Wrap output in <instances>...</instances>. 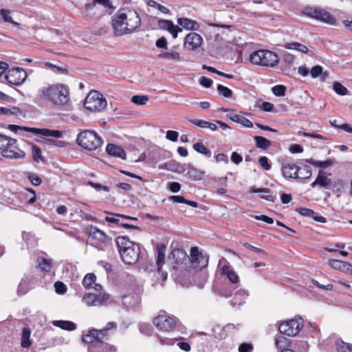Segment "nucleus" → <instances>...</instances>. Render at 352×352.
I'll list each match as a JSON object with an SVG mask.
<instances>
[{
    "label": "nucleus",
    "mask_w": 352,
    "mask_h": 352,
    "mask_svg": "<svg viewBox=\"0 0 352 352\" xmlns=\"http://www.w3.org/2000/svg\"><path fill=\"white\" fill-rule=\"evenodd\" d=\"M300 170V166L294 163L285 162L281 165L282 175L285 178L298 179Z\"/></svg>",
    "instance_id": "obj_15"
},
{
    "label": "nucleus",
    "mask_w": 352,
    "mask_h": 352,
    "mask_svg": "<svg viewBox=\"0 0 352 352\" xmlns=\"http://www.w3.org/2000/svg\"><path fill=\"white\" fill-rule=\"evenodd\" d=\"M286 87L282 85H275L272 88V93L276 96H284L286 92Z\"/></svg>",
    "instance_id": "obj_50"
},
{
    "label": "nucleus",
    "mask_w": 352,
    "mask_h": 352,
    "mask_svg": "<svg viewBox=\"0 0 352 352\" xmlns=\"http://www.w3.org/2000/svg\"><path fill=\"white\" fill-rule=\"evenodd\" d=\"M53 324L64 330L74 331L76 329V324L69 320H55L53 322Z\"/></svg>",
    "instance_id": "obj_29"
},
{
    "label": "nucleus",
    "mask_w": 352,
    "mask_h": 352,
    "mask_svg": "<svg viewBox=\"0 0 352 352\" xmlns=\"http://www.w3.org/2000/svg\"><path fill=\"white\" fill-rule=\"evenodd\" d=\"M296 211L301 215L309 217L314 219L316 221L325 223L326 219L322 216H318L313 210L307 208H298Z\"/></svg>",
    "instance_id": "obj_25"
},
{
    "label": "nucleus",
    "mask_w": 352,
    "mask_h": 352,
    "mask_svg": "<svg viewBox=\"0 0 352 352\" xmlns=\"http://www.w3.org/2000/svg\"><path fill=\"white\" fill-rule=\"evenodd\" d=\"M82 340L84 342L89 344V352H116V351L114 346L105 342L107 338H104V331H98L96 329L90 330L87 334L82 336Z\"/></svg>",
    "instance_id": "obj_4"
},
{
    "label": "nucleus",
    "mask_w": 352,
    "mask_h": 352,
    "mask_svg": "<svg viewBox=\"0 0 352 352\" xmlns=\"http://www.w3.org/2000/svg\"><path fill=\"white\" fill-rule=\"evenodd\" d=\"M38 99L54 106H63L69 100V90L63 84H46L38 89Z\"/></svg>",
    "instance_id": "obj_2"
},
{
    "label": "nucleus",
    "mask_w": 352,
    "mask_h": 352,
    "mask_svg": "<svg viewBox=\"0 0 352 352\" xmlns=\"http://www.w3.org/2000/svg\"><path fill=\"white\" fill-rule=\"evenodd\" d=\"M309 72L312 78H316L322 74V67L320 65H316Z\"/></svg>",
    "instance_id": "obj_57"
},
{
    "label": "nucleus",
    "mask_w": 352,
    "mask_h": 352,
    "mask_svg": "<svg viewBox=\"0 0 352 352\" xmlns=\"http://www.w3.org/2000/svg\"><path fill=\"white\" fill-rule=\"evenodd\" d=\"M253 349L251 344L243 343L239 347V352H252Z\"/></svg>",
    "instance_id": "obj_64"
},
{
    "label": "nucleus",
    "mask_w": 352,
    "mask_h": 352,
    "mask_svg": "<svg viewBox=\"0 0 352 352\" xmlns=\"http://www.w3.org/2000/svg\"><path fill=\"white\" fill-rule=\"evenodd\" d=\"M305 162L309 164L314 165L315 166L320 167L322 168H326L330 166H332L334 163L333 160L331 159L325 160V161H318L315 160L311 158L307 159Z\"/></svg>",
    "instance_id": "obj_30"
},
{
    "label": "nucleus",
    "mask_w": 352,
    "mask_h": 352,
    "mask_svg": "<svg viewBox=\"0 0 352 352\" xmlns=\"http://www.w3.org/2000/svg\"><path fill=\"white\" fill-rule=\"evenodd\" d=\"M141 23V19L138 12L129 8L119 9L111 19L113 34L116 36L132 34Z\"/></svg>",
    "instance_id": "obj_1"
},
{
    "label": "nucleus",
    "mask_w": 352,
    "mask_h": 352,
    "mask_svg": "<svg viewBox=\"0 0 352 352\" xmlns=\"http://www.w3.org/2000/svg\"><path fill=\"white\" fill-rule=\"evenodd\" d=\"M26 78V72L20 67H13L8 69L5 76L6 81L10 85H21L25 80Z\"/></svg>",
    "instance_id": "obj_10"
},
{
    "label": "nucleus",
    "mask_w": 352,
    "mask_h": 352,
    "mask_svg": "<svg viewBox=\"0 0 352 352\" xmlns=\"http://www.w3.org/2000/svg\"><path fill=\"white\" fill-rule=\"evenodd\" d=\"M122 261L127 265H133L138 261L140 248L138 243L126 236H119L115 240Z\"/></svg>",
    "instance_id": "obj_3"
},
{
    "label": "nucleus",
    "mask_w": 352,
    "mask_h": 352,
    "mask_svg": "<svg viewBox=\"0 0 352 352\" xmlns=\"http://www.w3.org/2000/svg\"><path fill=\"white\" fill-rule=\"evenodd\" d=\"M29 283L27 280H21L17 289V294L19 296L25 295L29 290Z\"/></svg>",
    "instance_id": "obj_48"
},
{
    "label": "nucleus",
    "mask_w": 352,
    "mask_h": 352,
    "mask_svg": "<svg viewBox=\"0 0 352 352\" xmlns=\"http://www.w3.org/2000/svg\"><path fill=\"white\" fill-rule=\"evenodd\" d=\"M158 56L160 58L173 60L175 61L180 60V54L177 52H162L158 55Z\"/></svg>",
    "instance_id": "obj_39"
},
{
    "label": "nucleus",
    "mask_w": 352,
    "mask_h": 352,
    "mask_svg": "<svg viewBox=\"0 0 352 352\" xmlns=\"http://www.w3.org/2000/svg\"><path fill=\"white\" fill-rule=\"evenodd\" d=\"M226 116L228 119L232 120L233 122L239 123L245 127L252 128L253 126L252 122L250 120H248V118H246L245 117H244L243 116L230 113V114H227Z\"/></svg>",
    "instance_id": "obj_26"
},
{
    "label": "nucleus",
    "mask_w": 352,
    "mask_h": 352,
    "mask_svg": "<svg viewBox=\"0 0 352 352\" xmlns=\"http://www.w3.org/2000/svg\"><path fill=\"white\" fill-rule=\"evenodd\" d=\"M0 14L2 16L3 19L6 22L10 23L15 25H19V23H16L12 20V16H10V11L6 9H1L0 10Z\"/></svg>",
    "instance_id": "obj_47"
},
{
    "label": "nucleus",
    "mask_w": 352,
    "mask_h": 352,
    "mask_svg": "<svg viewBox=\"0 0 352 352\" xmlns=\"http://www.w3.org/2000/svg\"><path fill=\"white\" fill-rule=\"evenodd\" d=\"M76 142L85 149L96 151L101 146L102 141L96 132L85 130L78 135Z\"/></svg>",
    "instance_id": "obj_6"
},
{
    "label": "nucleus",
    "mask_w": 352,
    "mask_h": 352,
    "mask_svg": "<svg viewBox=\"0 0 352 352\" xmlns=\"http://www.w3.org/2000/svg\"><path fill=\"white\" fill-rule=\"evenodd\" d=\"M187 174L192 180H200L203 178L204 172L192 166H189Z\"/></svg>",
    "instance_id": "obj_31"
},
{
    "label": "nucleus",
    "mask_w": 352,
    "mask_h": 352,
    "mask_svg": "<svg viewBox=\"0 0 352 352\" xmlns=\"http://www.w3.org/2000/svg\"><path fill=\"white\" fill-rule=\"evenodd\" d=\"M329 265L336 270L348 272L349 269H351V264L344 261L337 259H330L329 261Z\"/></svg>",
    "instance_id": "obj_28"
},
{
    "label": "nucleus",
    "mask_w": 352,
    "mask_h": 352,
    "mask_svg": "<svg viewBox=\"0 0 352 352\" xmlns=\"http://www.w3.org/2000/svg\"><path fill=\"white\" fill-rule=\"evenodd\" d=\"M96 277L94 274H87L82 281L84 287L87 289L93 288L96 291H100L102 289V286L99 284L96 283Z\"/></svg>",
    "instance_id": "obj_22"
},
{
    "label": "nucleus",
    "mask_w": 352,
    "mask_h": 352,
    "mask_svg": "<svg viewBox=\"0 0 352 352\" xmlns=\"http://www.w3.org/2000/svg\"><path fill=\"white\" fill-rule=\"evenodd\" d=\"M217 91L225 98H230L232 96V91L222 85H217Z\"/></svg>",
    "instance_id": "obj_52"
},
{
    "label": "nucleus",
    "mask_w": 352,
    "mask_h": 352,
    "mask_svg": "<svg viewBox=\"0 0 352 352\" xmlns=\"http://www.w3.org/2000/svg\"><path fill=\"white\" fill-rule=\"evenodd\" d=\"M38 265L37 267L39 268L43 272H48L52 269V260L47 259L44 258H38L37 259Z\"/></svg>",
    "instance_id": "obj_32"
},
{
    "label": "nucleus",
    "mask_w": 352,
    "mask_h": 352,
    "mask_svg": "<svg viewBox=\"0 0 352 352\" xmlns=\"http://www.w3.org/2000/svg\"><path fill=\"white\" fill-rule=\"evenodd\" d=\"M311 167L307 164L303 165L300 167V170L298 172V178L299 179H309L311 176Z\"/></svg>",
    "instance_id": "obj_41"
},
{
    "label": "nucleus",
    "mask_w": 352,
    "mask_h": 352,
    "mask_svg": "<svg viewBox=\"0 0 352 352\" xmlns=\"http://www.w3.org/2000/svg\"><path fill=\"white\" fill-rule=\"evenodd\" d=\"M254 140L256 146L259 148L266 150L272 145L270 140L262 136H255Z\"/></svg>",
    "instance_id": "obj_36"
},
{
    "label": "nucleus",
    "mask_w": 352,
    "mask_h": 352,
    "mask_svg": "<svg viewBox=\"0 0 352 352\" xmlns=\"http://www.w3.org/2000/svg\"><path fill=\"white\" fill-rule=\"evenodd\" d=\"M9 142H14V139L7 135L0 134V149H1V151L4 148H6Z\"/></svg>",
    "instance_id": "obj_53"
},
{
    "label": "nucleus",
    "mask_w": 352,
    "mask_h": 352,
    "mask_svg": "<svg viewBox=\"0 0 352 352\" xmlns=\"http://www.w3.org/2000/svg\"><path fill=\"white\" fill-rule=\"evenodd\" d=\"M32 154L33 157V160L36 162H39V161L43 162L45 161V157L42 155L41 149L36 145L33 144L32 146Z\"/></svg>",
    "instance_id": "obj_38"
},
{
    "label": "nucleus",
    "mask_w": 352,
    "mask_h": 352,
    "mask_svg": "<svg viewBox=\"0 0 352 352\" xmlns=\"http://www.w3.org/2000/svg\"><path fill=\"white\" fill-rule=\"evenodd\" d=\"M284 47L288 50H295L305 54H307L309 52L307 46L297 42L285 43Z\"/></svg>",
    "instance_id": "obj_33"
},
{
    "label": "nucleus",
    "mask_w": 352,
    "mask_h": 352,
    "mask_svg": "<svg viewBox=\"0 0 352 352\" xmlns=\"http://www.w3.org/2000/svg\"><path fill=\"white\" fill-rule=\"evenodd\" d=\"M16 140L14 139V142H9L8 145L1 151L3 157L9 159H23L25 157V153L21 151L16 145Z\"/></svg>",
    "instance_id": "obj_12"
},
{
    "label": "nucleus",
    "mask_w": 352,
    "mask_h": 352,
    "mask_svg": "<svg viewBox=\"0 0 352 352\" xmlns=\"http://www.w3.org/2000/svg\"><path fill=\"white\" fill-rule=\"evenodd\" d=\"M329 175H331V173L327 174L323 170H320L317 177L315 181L311 183V186L314 188L316 186H319L320 188L329 189L332 184L331 179L328 177Z\"/></svg>",
    "instance_id": "obj_16"
},
{
    "label": "nucleus",
    "mask_w": 352,
    "mask_h": 352,
    "mask_svg": "<svg viewBox=\"0 0 352 352\" xmlns=\"http://www.w3.org/2000/svg\"><path fill=\"white\" fill-rule=\"evenodd\" d=\"M170 256L175 260V263L176 265H179L183 264L187 260H190L189 256L187 254L181 249H175L172 251L170 256H169L168 258H170Z\"/></svg>",
    "instance_id": "obj_23"
},
{
    "label": "nucleus",
    "mask_w": 352,
    "mask_h": 352,
    "mask_svg": "<svg viewBox=\"0 0 352 352\" xmlns=\"http://www.w3.org/2000/svg\"><path fill=\"white\" fill-rule=\"evenodd\" d=\"M336 348L338 352H350L352 351V344L339 340L336 342Z\"/></svg>",
    "instance_id": "obj_45"
},
{
    "label": "nucleus",
    "mask_w": 352,
    "mask_h": 352,
    "mask_svg": "<svg viewBox=\"0 0 352 352\" xmlns=\"http://www.w3.org/2000/svg\"><path fill=\"white\" fill-rule=\"evenodd\" d=\"M203 42L202 37L196 32H190L184 39V46L186 50L195 51Z\"/></svg>",
    "instance_id": "obj_13"
},
{
    "label": "nucleus",
    "mask_w": 352,
    "mask_h": 352,
    "mask_svg": "<svg viewBox=\"0 0 352 352\" xmlns=\"http://www.w3.org/2000/svg\"><path fill=\"white\" fill-rule=\"evenodd\" d=\"M148 5L149 6L156 8L158 10L164 14H167L169 12V10L166 7L162 6L161 4L158 3L157 2L153 0H150L148 2Z\"/></svg>",
    "instance_id": "obj_54"
},
{
    "label": "nucleus",
    "mask_w": 352,
    "mask_h": 352,
    "mask_svg": "<svg viewBox=\"0 0 352 352\" xmlns=\"http://www.w3.org/2000/svg\"><path fill=\"white\" fill-rule=\"evenodd\" d=\"M189 122L200 128H202V129L208 128L209 122H208V121H206L204 120H199V119H190V120H189Z\"/></svg>",
    "instance_id": "obj_55"
},
{
    "label": "nucleus",
    "mask_w": 352,
    "mask_h": 352,
    "mask_svg": "<svg viewBox=\"0 0 352 352\" xmlns=\"http://www.w3.org/2000/svg\"><path fill=\"white\" fill-rule=\"evenodd\" d=\"M30 133L43 137H54L56 138H60L62 136V132L58 130H51L48 129H38L34 128L28 129Z\"/></svg>",
    "instance_id": "obj_18"
},
{
    "label": "nucleus",
    "mask_w": 352,
    "mask_h": 352,
    "mask_svg": "<svg viewBox=\"0 0 352 352\" xmlns=\"http://www.w3.org/2000/svg\"><path fill=\"white\" fill-rule=\"evenodd\" d=\"M30 330L28 328H23L21 336V346L23 348H28L32 342L30 341Z\"/></svg>",
    "instance_id": "obj_35"
},
{
    "label": "nucleus",
    "mask_w": 352,
    "mask_h": 352,
    "mask_svg": "<svg viewBox=\"0 0 352 352\" xmlns=\"http://www.w3.org/2000/svg\"><path fill=\"white\" fill-rule=\"evenodd\" d=\"M179 137V133L176 131L168 130L166 131V138L172 142H176Z\"/></svg>",
    "instance_id": "obj_60"
},
{
    "label": "nucleus",
    "mask_w": 352,
    "mask_h": 352,
    "mask_svg": "<svg viewBox=\"0 0 352 352\" xmlns=\"http://www.w3.org/2000/svg\"><path fill=\"white\" fill-rule=\"evenodd\" d=\"M122 302L126 307H133L138 304V298L134 295H126L123 297Z\"/></svg>",
    "instance_id": "obj_40"
},
{
    "label": "nucleus",
    "mask_w": 352,
    "mask_h": 352,
    "mask_svg": "<svg viewBox=\"0 0 352 352\" xmlns=\"http://www.w3.org/2000/svg\"><path fill=\"white\" fill-rule=\"evenodd\" d=\"M155 45L158 48L167 50L168 44L166 38L164 36H162L157 39L155 42Z\"/></svg>",
    "instance_id": "obj_62"
},
{
    "label": "nucleus",
    "mask_w": 352,
    "mask_h": 352,
    "mask_svg": "<svg viewBox=\"0 0 352 352\" xmlns=\"http://www.w3.org/2000/svg\"><path fill=\"white\" fill-rule=\"evenodd\" d=\"M193 148L198 153L206 156L210 157L211 151L208 149L202 143L197 142L193 145Z\"/></svg>",
    "instance_id": "obj_43"
},
{
    "label": "nucleus",
    "mask_w": 352,
    "mask_h": 352,
    "mask_svg": "<svg viewBox=\"0 0 352 352\" xmlns=\"http://www.w3.org/2000/svg\"><path fill=\"white\" fill-rule=\"evenodd\" d=\"M209 256L208 254H204L202 256H199V258L196 261V263L192 265L193 267L201 270L206 267L208 264Z\"/></svg>",
    "instance_id": "obj_37"
},
{
    "label": "nucleus",
    "mask_w": 352,
    "mask_h": 352,
    "mask_svg": "<svg viewBox=\"0 0 352 352\" xmlns=\"http://www.w3.org/2000/svg\"><path fill=\"white\" fill-rule=\"evenodd\" d=\"M54 287L56 293L60 294H63L65 293L67 291V287L65 286V285L60 281H57L55 283Z\"/></svg>",
    "instance_id": "obj_59"
},
{
    "label": "nucleus",
    "mask_w": 352,
    "mask_h": 352,
    "mask_svg": "<svg viewBox=\"0 0 352 352\" xmlns=\"http://www.w3.org/2000/svg\"><path fill=\"white\" fill-rule=\"evenodd\" d=\"M106 151L109 155L120 157L122 160L126 158L124 150L120 146L109 144L107 146Z\"/></svg>",
    "instance_id": "obj_21"
},
{
    "label": "nucleus",
    "mask_w": 352,
    "mask_h": 352,
    "mask_svg": "<svg viewBox=\"0 0 352 352\" xmlns=\"http://www.w3.org/2000/svg\"><path fill=\"white\" fill-rule=\"evenodd\" d=\"M21 113L22 111L19 108L16 107H12L11 108L0 107V114L18 116Z\"/></svg>",
    "instance_id": "obj_42"
},
{
    "label": "nucleus",
    "mask_w": 352,
    "mask_h": 352,
    "mask_svg": "<svg viewBox=\"0 0 352 352\" xmlns=\"http://www.w3.org/2000/svg\"><path fill=\"white\" fill-rule=\"evenodd\" d=\"M109 299V295L106 294L87 293L83 296L82 301L87 306H100Z\"/></svg>",
    "instance_id": "obj_14"
},
{
    "label": "nucleus",
    "mask_w": 352,
    "mask_h": 352,
    "mask_svg": "<svg viewBox=\"0 0 352 352\" xmlns=\"http://www.w3.org/2000/svg\"><path fill=\"white\" fill-rule=\"evenodd\" d=\"M199 84L201 86H203V87H204L206 88L210 87L212 86V82H213V81L211 79L208 78H206L205 76L201 77L199 78Z\"/></svg>",
    "instance_id": "obj_63"
},
{
    "label": "nucleus",
    "mask_w": 352,
    "mask_h": 352,
    "mask_svg": "<svg viewBox=\"0 0 352 352\" xmlns=\"http://www.w3.org/2000/svg\"><path fill=\"white\" fill-rule=\"evenodd\" d=\"M183 340H184L183 338H179L177 339V341L178 342H177V346L182 350H184L185 351H190V349H191L190 344L188 342L184 341Z\"/></svg>",
    "instance_id": "obj_58"
},
{
    "label": "nucleus",
    "mask_w": 352,
    "mask_h": 352,
    "mask_svg": "<svg viewBox=\"0 0 352 352\" xmlns=\"http://www.w3.org/2000/svg\"><path fill=\"white\" fill-rule=\"evenodd\" d=\"M249 60L254 65L270 67H275L279 63L278 55L266 50L254 51L250 55Z\"/></svg>",
    "instance_id": "obj_5"
},
{
    "label": "nucleus",
    "mask_w": 352,
    "mask_h": 352,
    "mask_svg": "<svg viewBox=\"0 0 352 352\" xmlns=\"http://www.w3.org/2000/svg\"><path fill=\"white\" fill-rule=\"evenodd\" d=\"M157 24L160 28L168 31L174 38H177L178 33L182 31V28L175 25L170 20L160 19Z\"/></svg>",
    "instance_id": "obj_17"
},
{
    "label": "nucleus",
    "mask_w": 352,
    "mask_h": 352,
    "mask_svg": "<svg viewBox=\"0 0 352 352\" xmlns=\"http://www.w3.org/2000/svg\"><path fill=\"white\" fill-rule=\"evenodd\" d=\"M107 105L104 96L96 90L91 91L84 102L85 108L91 112H100L106 109Z\"/></svg>",
    "instance_id": "obj_7"
},
{
    "label": "nucleus",
    "mask_w": 352,
    "mask_h": 352,
    "mask_svg": "<svg viewBox=\"0 0 352 352\" xmlns=\"http://www.w3.org/2000/svg\"><path fill=\"white\" fill-rule=\"evenodd\" d=\"M249 294L246 290L239 289L234 293V297L231 300V305L234 307H238L245 302Z\"/></svg>",
    "instance_id": "obj_20"
},
{
    "label": "nucleus",
    "mask_w": 352,
    "mask_h": 352,
    "mask_svg": "<svg viewBox=\"0 0 352 352\" xmlns=\"http://www.w3.org/2000/svg\"><path fill=\"white\" fill-rule=\"evenodd\" d=\"M221 274L226 276L232 283H236L239 280L238 274L229 265H225L222 267Z\"/></svg>",
    "instance_id": "obj_24"
},
{
    "label": "nucleus",
    "mask_w": 352,
    "mask_h": 352,
    "mask_svg": "<svg viewBox=\"0 0 352 352\" xmlns=\"http://www.w3.org/2000/svg\"><path fill=\"white\" fill-rule=\"evenodd\" d=\"M258 163L265 170H269L271 168V165L268 162L267 157L265 156H262L259 157Z\"/></svg>",
    "instance_id": "obj_61"
},
{
    "label": "nucleus",
    "mask_w": 352,
    "mask_h": 352,
    "mask_svg": "<svg viewBox=\"0 0 352 352\" xmlns=\"http://www.w3.org/2000/svg\"><path fill=\"white\" fill-rule=\"evenodd\" d=\"M153 323L159 330L170 331L177 327L178 320L174 316L164 314L155 317Z\"/></svg>",
    "instance_id": "obj_9"
},
{
    "label": "nucleus",
    "mask_w": 352,
    "mask_h": 352,
    "mask_svg": "<svg viewBox=\"0 0 352 352\" xmlns=\"http://www.w3.org/2000/svg\"><path fill=\"white\" fill-rule=\"evenodd\" d=\"M86 232L90 236H92L102 243H106L108 241V236L106 233L96 226H91L87 228Z\"/></svg>",
    "instance_id": "obj_19"
},
{
    "label": "nucleus",
    "mask_w": 352,
    "mask_h": 352,
    "mask_svg": "<svg viewBox=\"0 0 352 352\" xmlns=\"http://www.w3.org/2000/svg\"><path fill=\"white\" fill-rule=\"evenodd\" d=\"M148 100V97L145 95H135L131 98V102L137 105H144Z\"/></svg>",
    "instance_id": "obj_44"
},
{
    "label": "nucleus",
    "mask_w": 352,
    "mask_h": 352,
    "mask_svg": "<svg viewBox=\"0 0 352 352\" xmlns=\"http://www.w3.org/2000/svg\"><path fill=\"white\" fill-rule=\"evenodd\" d=\"M302 323L297 320H291L281 323L279 325V331L282 334L287 335L288 336H295L298 334Z\"/></svg>",
    "instance_id": "obj_11"
},
{
    "label": "nucleus",
    "mask_w": 352,
    "mask_h": 352,
    "mask_svg": "<svg viewBox=\"0 0 352 352\" xmlns=\"http://www.w3.org/2000/svg\"><path fill=\"white\" fill-rule=\"evenodd\" d=\"M28 178L32 184L36 186H39L42 182L41 178L34 173H28Z\"/></svg>",
    "instance_id": "obj_49"
},
{
    "label": "nucleus",
    "mask_w": 352,
    "mask_h": 352,
    "mask_svg": "<svg viewBox=\"0 0 352 352\" xmlns=\"http://www.w3.org/2000/svg\"><path fill=\"white\" fill-rule=\"evenodd\" d=\"M275 344L278 349H283L288 344V340L284 336H279L276 338Z\"/></svg>",
    "instance_id": "obj_56"
},
{
    "label": "nucleus",
    "mask_w": 352,
    "mask_h": 352,
    "mask_svg": "<svg viewBox=\"0 0 352 352\" xmlns=\"http://www.w3.org/2000/svg\"><path fill=\"white\" fill-rule=\"evenodd\" d=\"M204 254L200 253L199 252L197 247H192L190 249V258L192 265H195L196 263V261L199 258V256H202Z\"/></svg>",
    "instance_id": "obj_51"
},
{
    "label": "nucleus",
    "mask_w": 352,
    "mask_h": 352,
    "mask_svg": "<svg viewBox=\"0 0 352 352\" xmlns=\"http://www.w3.org/2000/svg\"><path fill=\"white\" fill-rule=\"evenodd\" d=\"M166 246L161 244L157 246V258L156 265L157 267H162L165 262Z\"/></svg>",
    "instance_id": "obj_34"
},
{
    "label": "nucleus",
    "mask_w": 352,
    "mask_h": 352,
    "mask_svg": "<svg viewBox=\"0 0 352 352\" xmlns=\"http://www.w3.org/2000/svg\"><path fill=\"white\" fill-rule=\"evenodd\" d=\"M333 89L338 95L346 96L348 94V89L339 82H335L333 83Z\"/></svg>",
    "instance_id": "obj_46"
},
{
    "label": "nucleus",
    "mask_w": 352,
    "mask_h": 352,
    "mask_svg": "<svg viewBox=\"0 0 352 352\" xmlns=\"http://www.w3.org/2000/svg\"><path fill=\"white\" fill-rule=\"evenodd\" d=\"M302 13L309 18L329 25H334L336 23V19L331 13L319 7L307 6Z\"/></svg>",
    "instance_id": "obj_8"
},
{
    "label": "nucleus",
    "mask_w": 352,
    "mask_h": 352,
    "mask_svg": "<svg viewBox=\"0 0 352 352\" xmlns=\"http://www.w3.org/2000/svg\"><path fill=\"white\" fill-rule=\"evenodd\" d=\"M177 23L186 30H197L199 28V23L188 18H178Z\"/></svg>",
    "instance_id": "obj_27"
}]
</instances>
